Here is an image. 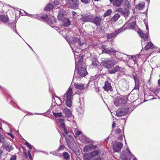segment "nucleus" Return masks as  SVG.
I'll use <instances>...</instances> for the list:
<instances>
[{
	"label": "nucleus",
	"mask_w": 160,
	"mask_h": 160,
	"mask_svg": "<svg viewBox=\"0 0 160 160\" xmlns=\"http://www.w3.org/2000/svg\"><path fill=\"white\" fill-rule=\"evenodd\" d=\"M73 92L71 88H69L64 95V97L66 98V104L67 107L70 108L72 106V99Z\"/></svg>",
	"instance_id": "3"
},
{
	"label": "nucleus",
	"mask_w": 160,
	"mask_h": 160,
	"mask_svg": "<svg viewBox=\"0 0 160 160\" xmlns=\"http://www.w3.org/2000/svg\"><path fill=\"white\" fill-rule=\"evenodd\" d=\"M91 65L93 66L94 67H96L97 66L98 62L96 58H93L92 60Z\"/></svg>",
	"instance_id": "24"
},
{
	"label": "nucleus",
	"mask_w": 160,
	"mask_h": 160,
	"mask_svg": "<svg viewBox=\"0 0 160 160\" xmlns=\"http://www.w3.org/2000/svg\"><path fill=\"white\" fill-rule=\"evenodd\" d=\"M7 135H8V136L11 137L12 139L14 138V136L12 133H7Z\"/></svg>",
	"instance_id": "46"
},
{
	"label": "nucleus",
	"mask_w": 160,
	"mask_h": 160,
	"mask_svg": "<svg viewBox=\"0 0 160 160\" xmlns=\"http://www.w3.org/2000/svg\"><path fill=\"white\" fill-rule=\"evenodd\" d=\"M145 7V4L144 3H140L136 7L139 10H141Z\"/></svg>",
	"instance_id": "35"
},
{
	"label": "nucleus",
	"mask_w": 160,
	"mask_h": 160,
	"mask_svg": "<svg viewBox=\"0 0 160 160\" xmlns=\"http://www.w3.org/2000/svg\"><path fill=\"white\" fill-rule=\"evenodd\" d=\"M64 146L63 145H61L60 146L58 151L59 150H62L64 148Z\"/></svg>",
	"instance_id": "43"
},
{
	"label": "nucleus",
	"mask_w": 160,
	"mask_h": 160,
	"mask_svg": "<svg viewBox=\"0 0 160 160\" xmlns=\"http://www.w3.org/2000/svg\"><path fill=\"white\" fill-rule=\"evenodd\" d=\"M75 134L77 135H78L81 134V132L77 130L75 132Z\"/></svg>",
	"instance_id": "45"
},
{
	"label": "nucleus",
	"mask_w": 160,
	"mask_h": 160,
	"mask_svg": "<svg viewBox=\"0 0 160 160\" xmlns=\"http://www.w3.org/2000/svg\"><path fill=\"white\" fill-rule=\"evenodd\" d=\"M27 15H28V16H30L31 17H32L33 16H34V15H32L30 14H27Z\"/></svg>",
	"instance_id": "56"
},
{
	"label": "nucleus",
	"mask_w": 160,
	"mask_h": 160,
	"mask_svg": "<svg viewBox=\"0 0 160 160\" xmlns=\"http://www.w3.org/2000/svg\"><path fill=\"white\" fill-rule=\"evenodd\" d=\"M118 62L115 60H104L102 61L101 64L104 67L108 69H109L112 68Z\"/></svg>",
	"instance_id": "4"
},
{
	"label": "nucleus",
	"mask_w": 160,
	"mask_h": 160,
	"mask_svg": "<svg viewBox=\"0 0 160 160\" xmlns=\"http://www.w3.org/2000/svg\"><path fill=\"white\" fill-rule=\"evenodd\" d=\"M86 138L84 136H83V138H82L83 140H86Z\"/></svg>",
	"instance_id": "58"
},
{
	"label": "nucleus",
	"mask_w": 160,
	"mask_h": 160,
	"mask_svg": "<svg viewBox=\"0 0 160 160\" xmlns=\"http://www.w3.org/2000/svg\"><path fill=\"white\" fill-rule=\"evenodd\" d=\"M112 11L111 9H108L107 11L105 12L103 15L104 17H105L107 16L110 15Z\"/></svg>",
	"instance_id": "32"
},
{
	"label": "nucleus",
	"mask_w": 160,
	"mask_h": 160,
	"mask_svg": "<svg viewBox=\"0 0 160 160\" xmlns=\"http://www.w3.org/2000/svg\"><path fill=\"white\" fill-rule=\"evenodd\" d=\"M81 1L84 3H87L89 2V1H90V0H80Z\"/></svg>",
	"instance_id": "41"
},
{
	"label": "nucleus",
	"mask_w": 160,
	"mask_h": 160,
	"mask_svg": "<svg viewBox=\"0 0 160 160\" xmlns=\"http://www.w3.org/2000/svg\"><path fill=\"white\" fill-rule=\"evenodd\" d=\"M79 0H69L68 3L71 6L74 7L76 5L79 3Z\"/></svg>",
	"instance_id": "21"
},
{
	"label": "nucleus",
	"mask_w": 160,
	"mask_h": 160,
	"mask_svg": "<svg viewBox=\"0 0 160 160\" xmlns=\"http://www.w3.org/2000/svg\"><path fill=\"white\" fill-rule=\"evenodd\" d=\"M54 4L56 5H58L59 4V2L58 1H54Z\"/></svg>",
	"instance_id": "51"
},
{
	"label": "nucleus",
	"mask_w": 160,
	"mask_h": 160,
	"mask_svg": "<svg viewBox=\"0 0 160 160\" xmlns=\"http://www.w3.org/2000/svg\"><path fill=\"white\" fill-rule=\"evenodd\" d=\"M93 17V15L92 14L85 15L82 17L81 18V20L84 22H91Z\"/></svg>",
	"instance_id": "9"
},
{
	"label": "nucleus",
	"mask_w": 160,
	"mask_h": 160,
	"mask_svg": "<svg viewBox=\"0 0 160 160\" xmlns=\"http://www.w3.org/2000/svg\"><path fill=\"white\" fill-rule=\"evenodd\" d=\"M132 160H137L136 159V158H133L132 159Z\"/></svg>",
	"instance_id": "60"
},
{
	"label": "nucleus",
	"mask_w": 160,
	"mask_h": 160,
	"mask_svg": "<svg viewBox=\"0 0 160 160\" xmlns=\"http://www.w3.org/2000/svg\"><path fill=\"white\" fill-rule=\"evenodd\" d=\"M138 33L140 35V37L144 40H146L147 39L148 37V33L146 34L144 33L142 31H139Z\"/></svg>",
	"instance_id": "20"
},
{
	"label": "nucleus",
	"mask_w": 160,
	"mask_h": 160,
	"mask_svg": "<svg viewBox=\"0 0 160 160\" xmlns=\"http://www.w3.org/2000/svg\"><path fill=\"white\" fill-rule=\"evenodd\" d=\"M123 146L122 143L120 142H116L113 145V150L115 152H118L121 150Z\"/></svg>",
	"instance_id": "7"
},
{
	"label": "nucleus",
	"mask_w": 160,
	"mask_h": 160,
	"mask_svg": "<svg viewBox=\"0 0 160 160\" xmlns=\"http://www.w3.org/2000/svg\"><path fill=\"white\" fill-rule=\"evenodd\" d=\"M98 152L97 151H94L91 152L90 154L92 158L96 156L98 154Z\"/></svg>",
	"instance_id": "36"
},
{
	"label": "nucleus",
	"mask_w": 160,
	"mask_h": 160,
	"mask_svg": "<svg viewBox=\"0 0 160 160\" xmlns=\"http://www.w3.org/2000/svg\"><path fill=\"white\" fill-rule=\"evenodd\" d=\"M74 54L76 62V69L78 67V66L79 65H81L83 61V58L82 56L79 57H77V56H78L79 54L77 55L76 54V53H74Z\"/></svg>",
	"instance_id": "8"
},
{
	"label": "nucleus",
	"mask_w": 160,
	"mask_h": 160,
	"mask_svg": "<svg viewBox=\"0 0 160 160\" xmlns=\"http://www.w3.org/2000/svg\"><path fill=\"white\" fill-rule=\"evenodd\" d=\"M102 52L104 53H108V52H115L116 51L112 48H108L107 46L103 45L102 47Z\"/></svg>",
	"instance_id": "13"
},
{
	"label": "nucleus",
	"mask_w": 160,
	"mask_h": 160,
	"mask_svg": "<svg viewBox=\"0 0 160 160\" xmlns=\"http://www.w3.org/2000/svg\"><path fill=\"white\" fill-rule=\"evenodd\" d=\"M74 87L77 89L82 90L85 88V87L84 85L81 83H75Z\"/></svg>",
	"instance_id": "19"
},
{
	"label": "nucleus",
	"mask_w": 160,
	"mask_h": 160,
	"mask_svg": "<svg viewBox=\"0 0 160 160\" xmlns=\"http://www.w3.org/2000/svg\"><path fill=\"white\" fill-rule=\"evenodd\" d=\"M123 1V0H113L112 3L114 6L119 7L121 6Z\"/></svg>",
	"instance_id": "17"
},
{
	"label": "nucleus",
	"mask_w": 160,
	"mask_h": 160,
	"mask_svg": "<svg viewBox=\"0 0 160 160\" xmlns=\"http://www.w3.org/2000/svg\"><path fill=\"white\" fill-rule=\"evenodd\" d=\"M97 147L96 146L94 145L92 146V148H96Z\"/></svg>",
	"instance_id": "57"
},
{
	"label": "nucleus",
	"mask_w": 160,
	"mask_h": 160,
	"mask_svg": "<svg viewBox=\"0 0 160 160\" xmlns=\"http://www.w3.org/2000/svg\"><path fill=\"white\" fill-rule=\"evenodd\" d=\"M115 123L114 122H113L112 124V127H115Z\"/></svg>",
	"instance_id": "55"
},
{
	"label": "nucleus",
	"mask_w": 160,
	"mask_h": 160,
	"mask_svg": "<svg viewBox=\"0 0 160 160\" xmlns=\"http://www.w3.org/2000/svg\"><path fill=\"white\" fill-rule=\"evenodd\" d=\"M131 155L133 156L128 149L127 148L126 152L125 150L122 152L120 157L123 160H130Z\"/></svg>",
	"instance_id": "5"
},
{
	"label": "nucleus",
	"mask_w": 160,
	"mask_h": 160,
	"mask_svg": "<svg viewBox=\"0 0 160 160\" xmlns=\"http://www.w3.org/2000/svg\"><path fill=\"white\" fill-rule=\"evenodd\" d=\"M63 112L65 114L66 116L68 118L70 117L72 118H73V116L69 109L67 108H64L63 110Z\"/></svg>",
	"instance_id": "18"
},
{
	"label": "nucleus",
	"mask_w": 160,
	"mask_h": 160,
	"mask_svg": "<svg viewBox=\"0 0 160 160\" xmlns=\"http://www.w3.org/2000/svg\"><path fill=\"white\" fill-rule=\"evenodd\" d=\"M31 49H32V50H33V49H32V48H31Z\"/></svg>",
	"instance_id": "63"
},
{
	"label": "nucleus",
	"mask_w": 160,
	"mask_h": 160,
	"mask_svg": "<svg viewBox=\"0 0 160 160\" xmlns=\"http://www.w3.org/2000/svg\"><path fill=\"white\" fill-rule=\"evenodd\" d=\"M118 34V33L117 32V31H115L114 32L108 35L107 36V38L108 39H112V38H114Z\"/></svg>",
	"instance_id": "26"
},
{
	"label": "nucleus",
	"mask_w": 160,
	"mask_h": 160,
	"mask_svg": "<svg viewBox=\"0 0 160 160\" xmlns=\"http://www.w3.org/2000/svg\"><path fill=\"white\" fill-rule=\"evenodd\" d=\"M160 79L158 81V85H160V74L159 75Z\"/></svg>",
	"instance_id": "54"
},
{
	"label": "nucleus",
	"mask_w": 160,
	"mask_h": 160,
	"mask_svg": "<svg viewBox=\"0 0 160 160\" xmlns=\"http://www.w3.org/2000/svg\"><path fill=\"white\" fill-rule=\"evenodd\" d=\"M41 19L43 20L48 22V23L50 22H51V19H49L48 18V16L47 15H43L42 17H40Z\"/></svg>",
	"instance_id": "27"
},
{
	"label": "nucleus",
	"mask_w": 160,
	"mask_h": 160,
	"mask_svg": "<svg viewBox=\"0 0 160 160\" xmlns=\"http://www.w3.org/2000/svg\"><path fill=\"white\" fill-rule=\"evenodd\" d=\"M63 158L66 159H68L69 158V155L67 152H64L63 154Z\"/></svg>",
	"instance_id": "38"
},
{
	"label": "nucleus",
	"mask_w": 160,
	"mask_h": 160,
	"mask_svg": "<svg viewBox=\"0 0 160 160\" xmlns=\"http://www.w3.org/2000/svg\"><path fill=\"white\" fill-rule=\"evenodd\" d=\"M63 24L65 27H68L70 24V22L69 19L67 18H65L62 20Z\"/></svg>",
	"instance_id": "22"
},
{
	"label": "nucleus",
	"mask_w": 160,
	"mask_h": 160,
	"mask_svg": "<svg viewBox=\"0 0 160 160\" xmlns=\"http://www.w3.org/2000/svg\"><path fill=\"white\" fill-rule=\"evenodd\" d=\"M28 157H29V158L30 159V160H32V156L30 154L29 151H28Z\"/></svg>",
	"instance_id": "47"
},
{
	"label": "nucleus",
	"mask_w": 160,
	"mask_h": 160,
	"mask_svg": "<svg viewBox=\"0 0 160 160\" xmlns=\"http://www.w3.org/2000/svg\"><path fill=\"white\" fill-rule=\"evenodd\" d=\"M66 15V12L65 10L63 9H60L59 14L58 16V18L59 20L62 21L65 18V17Z\"/></svg>",
	"instance_id": "11"
},
{
	"label": "nucleus",
	"mask_w": 160,
	"mask_h": 160,
	"mask_svg": "<svg viewBox=\"0 0 160 160\" xmlns=\"http://www.w3.org/2000/svg\"><path fill=\"white\" fill-rule=\"evenodd\" d=\"M0 20L3 22H6L8 21V18L7 16L0 15Z\"/></svg>",
	"instance_id": "23"
},
{
	"label": "nucleus",
	"mask_w": 160,
	"mask_h": 160,
	"mask_svg": "<svg viewBox=\"0 0 160 160\" xmlns=\"http://www.w3.org/2000/svg\"><path fill=\"white\" fill-rule=\"evenodd\" d=\"M139 87L138 84H135V88L136 89H139Z\"/></svg>",
	"instance_id": "50"
},
{
	"label": "nucleus",
	"mask_w": 160,
	"mask_h": 160,
	"mask_svg": "<svg viewBox=\"0 0 160 160\" xmlns=\"http://www.w3.org/2000/svg\"><path fill=\"white\" fill-rule=\"evenodd\" d=\"M31 49H32V50H33V49H32V48H31Z\"/></svg>",
	"instance_id": "64"
},
{
	"label": "nucleus",
	"mask_w": 160,
	"mask_h": 160,
	"mask_svg": "<svg viewBox=\"0 0 160 160\" xmlns=\"http://www.w3.org/2000/svg\"><path fill=\"white\" fill-rule=\"evenodd\" d=\"M113 0H109L110 2H111V3H112V2L113 1Z\"/></svg>",
	"instance_id": "59"
},
{
	"label": "nucleus",
	"mask_w": 160,
	"mask_h": 160,
	"mask_svg": "<svg viewBox=\"0 0 160 160\" xmlns=\"http://www.w3.org/2000/svg\"><path fill=\"white\" fill-rule=\"evenodd\" d=\"M126 112L123 109H118L116 112V115L118 117H121L124 116Z\"/></svg>",
	"instance_id": "16"
},
{
	"label": "nucleus",
	"mask_w": 160,
	"mask_h": 160,
	"mask_svg": "<svg viewBox=\"0 0 160 160\" xmlns=\"http://www.w3.org/2000/svg\"><path fill=\"white\" fill-rule=\"evenodd\" d=\"M145 25H146V29L147 30V33H148V25L147 24H145Z\"/></svg>",
	"instance_id": "52"
},
{
	"label": "nucleus",
	"mask_w": 160,
	"mask_h": 160,
	"mask_svg": "<svg viewBox=\"0 0 160 160\" xmlns=\"http://www.w3.org/2000/svg\"><path fill=\"white\" fill-rule=\"evenodd\" d=\"M116 132L117 133H120L121 132V130L119 128H118L116 130Z\"/></svg>",
	"instance_id": "49"
},
{
	"label": "nucleus",
	"mask_w": 160,
	"mask_h": 160,
	"mask_svg": "<svg viewBox=\"0 0 160 160\" xmlns=\"http://www.w3.org/2000/svg\"><path fill=\"white\" fill-rule=\"evenodd\" d=\"M53 114L58 119V124L59 128L62 131V134H63V136L65 138L66 140H70L72 138V136L70 134L67 135V131L65 128V125L64 122V117L62 115V113H53Z\"/></svg>",
	"instance_id": "1"
},
{
	"label": "nucleus",
	"mask_w": 160,
	"mask_h": 160,
	"mask_svg": "<svg viewBox=\"0 0 160 160\" xmlns=\"http://www.w3.org/2000/svg\"><path fill=\"white\" fill-rule=\"evenodd\" d=\"M136 25V22H133L132 23H129L128 25L127 28H135Z\"/></svg>",
	"instance_id": "31"
},
{
	"label": "nucleus",
	"mask_w": 160,
	"mask_h": 160,
	"mask_svg": "<svg viewBox=\"0 0 160 160\" xmlns=\"http://www.w3.org/2000/svg\"><path fill=\"white\" fill-rule=\"evenodd\" d=\"M123 139H125L124 136L123 135H121L118 138V139L119 140H122Z\"/></svg>",
	"instance_id": "42"
},
{
	"label": "nucleus",
	"mask_w": 160,
	"mask_h": 160,
	"mask_svg": "<svg viewBox=\"0 0 160 160\" xmlns=\"http://www.w3.org/2000/svg\"><path fill=\"white\" fill-rule=\"evenodd\" d=\"M26 145L30 149H32L33 146L31 145L30 143L28 142H26Z\"/></svg>",
	"instance_id": "40"
},
{
	"label": "nucleus",
	"mask_w": 160,
	"mask_h": 160,
	"mask_svg": "<svg viewBox=\"0 0 160 160\" xmlns=\"http://www.w3.org/2000/svg\"><path fill=\"white\" fill-rule=\"evenodd\" d=\"M92 157L90 154H87L84 155V159L85 160H90Z\"/></svg>",
	"instance_id": "34"
},
{
	"label": "nucleus",
	"mask_w": 160,
	"mask_h": 160,
	"mask_svg": "<svg viewBox=\"0 0 160 160\" xmlns=\"http://www.w3.org/2000/svg\"><path fill=\"white\" fill-rule=\"evenodd\" d=\"M129 13V10H125V11L123 10L122 14L126 18L128 16Z\"/></svg>",
	"instance_id": "33"
},
{
	"label": "nucleus",
	"mask_w": 160,
	"mask_h": 160,
	"mask_svg": "<svg viewBox=\"0 0 160 160\" xmlns=\"http://www.w3.org/2000/svg\"><path fill=\"white\" fill-rule=\"evenodd\" d=\"M101 22V19L98 17H96L93 19L92 18L91 21V22L94 23L96 25L98 26L100 25Z\"/></svg>",
	"instance_id": "15"
},
{
	"label": "nucleus",
	"mask_w": 160,
	"mask_h": 160,
	"mask_svg": "<svg viewBox=\"0 0 160 160\" xmlns=\"http://www.w3.org/2000/svg\"><path fill=\"white\" fill-rule=\"evenodd\" d=\"M123 69L124 68H122L121 67L117 66L109 70L108 72L110 74H113L117 72L122 71Z\"/></svg>",
	"instance_id": "10"
},
{
	"label": "nucleus",
	"mask_w": 160,
	"mask_h": 160,
	"mask_svg": "<svg viewBox=\"0 0 160 160\" xmlns=\"http://www.w3.org/2000/svg\"><path fill=\"white\" fill-rule=\"evenodd\" d=\"M53 8V6L51 4L49 3L46 5L44 9L45 10H50Z\"/></svg>",
	"instance_id": "30"
},
{
	"label": "nucleus",
	"mask_w": 160,
	"mask_h": 160,
	"mask_svg": "<svg viewBox=\"0 0 160 160\" xmlns=\"http://www.w3.org/2000/svg\"><path fill=\"white\" fill-rule=\"evenodd\" d=\"M127 100V98L125 96L120 97L115 99L114 104L116 106H118L122 103H125Z\"/></svg>",
	"instance_id": "6"
},
{
	"label": "nucleus",
	"mask_w": 160,
	"mask_h": 160,
	"mask_svg": "<svg viewBox=\"0 0 160 160\" xmlns=\"http://www.w3.org/2000/svg\"><path fill=\"white\" fill-rule=\"evenodd\" d=\"M120 16L118 14H116L114 15L112 18L111 21H112L115 22L117 21L119 18L120 17Z\"/></svg>",
	"instance_id": "28"
},
{
	"label": "nucleus",
	"mask_w": 160,
	"mask_h": 160,
	"mask_svg": "<svg viewBox=\"0 0 160 160\" xmlns=\"http://www.w3.org/2000/svg\"><path fill=\"white\" fill-rule=\"evenodd\" d=\"M154 47L152 43L151 42H149L148 43V44L146 45L144 48L146 50H148L150 48H152Z\"/></svg>",
	"instance_id": "25"
},
{
	"label": "nucleus",
	"mask_w": 160,
	"mask_h": 160,
	"mask_svg": "<svg viewBox=\"0 0 160 160\" xmlns=\"http://www.w3.org/2000/svg\"><path fill=\"white\" fill-rule=\"evenodd\" d=\"M5 139V137L3 135H1L0 136V140Z\"/></svg>",
	"instance_id": "48"
},
{
	"label": "nucleus",
	"mask_w": 160,
	"mask_h": 160,
	"mask_svg": "<svg viewBox=\"0 0 160 160\" xmlns=\"http://www.w3.org/2000/svg\"><path fill=\"white\" fill-rule=\"evenodd\" d=\"M72 13L73 16H74L76 14V12L74 11H72Z\"/></svg>",
	"instance_id": "53"
},
{
	"label": "nucleus",
	"mask_w": 160,
	"mask_h": 160,
	"mask_svg": "<svg viewBox=\"0 0 160 160\" xmlns=\"http://www.w3.org/2000/svg\"><path fill=\"white\" fill-rule=\"evenodd\" d=\"M16 156L15 155H12L10 158V160H16Z\"/></svg>",
	"instance_id": "44"
},
{
	"label": "nucleus",
	"mask_w": 160,
	"mask_h": 160,
	"mask_svg": "<svg viewBox=\"0 0 160 160\" xmlns=\"http://www.w3.org/2000/svg\"><path fill=\"white\" fill-rule=\"evenodd\" d=\"M127 24L126 23L122 28L118 29L117 31H116L118 33V34L123 31L126 30V28H127L126 27H127Z\"/></svg>",
	"instance_id": "29"
},
{
	"label": "nucleus",
	"mask_w": 160,
	"mask_h": 160,
	"mask_svg": "<svg viewBox=\"0 0 160 160\" xmlns=\"http://www.w3.org/2000/svg\"><path fill=\"white\" fill-rule=\"evenodd\" d=\"M123 10L122 9V8H117V9L115 11L116 12H118L122 13V12H123Z\"/></svg>",
	"instance_id": "39"
},
{
	"label": "nucleus",
	"mask_w": 160,
	"mask_h": 160,
	"mask_svg": "<svg viewBox=\"0 0 160 160\" xmlns=\"http://www.w3.org/2000/svg\"><path fill=\"white\" fill-rule=\"evenodd\" d=\"M2 147L7 150H9L10 148V147L9 146L5 143L3 144Z\"/></svg>",
	"instance_id": "37"
},
{
	"label": "nucleus",
	"mask_w": 160,
	"mask_h": 160,
	"mask_svg": "<svg viewBox=\"0 0 160 160\" xmlns=\"http://www.w3.org/2000/svg\"><path fill=\"white\" fill-rule=\"evenodd\" d=\"M66 38L67 41L68 42L73 52L76 53L80 52L81 49L80 47L82 45V43L80 42V38L76 37H71L68 39V38L67 37Z\"/></svg>",
	"instance_id": "2"
},
{
	"label": "nucleus",
	"mask_w": 160,
	"mask_h": 160,
	"mask_svg": "<svg viewBox=\"0 0 160 160\" xmlns=\"http://www.w3.org/2000/svg\"><path fill=\"white\" fill-rule=\"evenodd\" d=\"M78 72L79 74L82 77H84L87 73L86 68H80L78 69Z\"/></svg>",
	"instance_id": "12"
},
{
	"label": "nucleus",
	"mask_w": 160,
	"mask_h": 160,
	"mask_svg": "<svg viewBox=\"0 0 160 160\" xmlns=\"http://www.w3.org/2000/svg\"><path fill=\"white\" fill-rule=\"evenodd\" d=\"M104 90L107 92H111L112 90V87L111 84L108 82H105L104 86L103 87Z\"/></svg>",
	"instance_id": "14"
},
{
	"label": "nucleus",
	"mask_w": 160,
	"mask_h": 160,
	"mask_svg": "<svg viewBox=\"0 0 160 160\" xmlns=\"http://www.w3.org/2000/svg\"><path fill=\"white\" fill-rule=\"evenodd\" d=\"M29 46V47H30L31 48H32L31 47H30V46Z\"/></svg>",
	"instance_id": "62"
},
{
	"label": "nucleus",
	"mask_w": 160,
	"mask_h": 160,
	"mask_svg": "<svg viewBox=\"0 0 160 160\" xmlns=\"http://www.w3.org/2000/svg\"><path fill=\"white\" fill-rule=\"evenodd\" d=\"M94 1H98L99 0H94Z\"/></svg>",
	"instance_id": "61"
}]
</instances>
